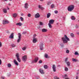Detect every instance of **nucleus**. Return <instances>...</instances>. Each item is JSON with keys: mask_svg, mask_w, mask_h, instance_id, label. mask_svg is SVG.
<instances>
[{"mask_svg": "<svg viewBox=\"0 0 79 79\" xmlns=\"http://www.w3.org/2000/svg\"><path fill=\"white\" fill-rule=\"evenodd\" d=\"M7 10H10V8L7 7Z\"/></svg>", "mask_w": 79, "mask_h": 79, "instance_id": "nucleus-57", "label": "nucleus"}, {"mask_svg": "<svg viewBox=\"0 0 79 79\" xmlns=\"http://www.w3.org/2000/svg\"><path fill=\"white\" fill-rule=\"evenodd\" d=\"M28 6H29V5H28V4L27 3H25L24 6L25 8H26V9H27V8H28Z\"/></svg>", "mask_w": 79, "mask_h": 79, "instance_id": "nucleus-15", "label": "nucleus"}, {"mask_svg": "<svg viewBox=\"0 0 79 79\" xmlns=\"http://www.w3.org/2000/svg\"><path fill=\"white\" fill-rule=\"evenodd\" d=\"M12 0H9L10 1H11Z\"/></svg>", "mask_w": 79, "mask_h": 79, "instance_id": "nucleus-60", "label": "nucleus"}, {"mask_svg": "<svg viewBox=\"0 0 79 79\" xmlns=\"http://www.w3.org/2000/svg\"><path fill=\"white\" fill-rule=\"evenodd\" d=\"M16 56L17 57L18 61H19V62H20L21 61V60H20V58H19V54H18V53H17L16 54Z\"/></svg>", "mask_w": 79, "mask_h": 79, "instance_id": "nucleus-5", "label": "nucleus"}, {"mask_svg": "<svg viewBox=\"0 0 79 79\" xmlns=\"http://www.w3.org/2000/svg\"><path fill=\"white\" fill-rule=\"evenodd\" d=\"M17 16V14L16 13H15L13 15V17L14 18H16V16Z\"/></svg>", "mask_w": 79, "mask_h": 79, "instance_id": "nucleus-26", "label": "nucleus"}, {"mask_svg": "<svg viewBox=\"0 0 79 79\" xmlns=\"http://www.w3.org/2000/svg\"><path fill=\"white\" fill-rule=\"evenodd\" d=\"M42 31L43 32H45L47 31V29L44 28L42 29Z\"/></svg>", "mask_w": 79, "mask_h": 79, "instance_id": "nucleus-21", "label": "nucleus"}, {"mask_svg": "<svg viewBox=\"0 0 79 79\" xmlns=\"http://www.w3.org/2000/svg\"><path fill=\"white\" fill-rule=\"evenodd\" d=\"M22 58L23 61H26L27 60V56H24Z\"/></svg>", "mask_w": 79, "mask_h": 79, "instance_id": "nucleus-8", "label": "nucleus"}, {"mask_svg": "<svg viewBox=\"0 0 79 79\" xmlns=\"http://www.w3.org/2000/svg\"><path fill=\"white\" fill-rule=\"evenodd\" d=\"M8 0H3V1H7Z\"/></svg>", "mask_w": 79, "mask_h": 79, "instance_id": "nucleus-58", "label": "nucleus"}, {"mask_svg": "<svg viewBox=\"0 0 79 79\" xmlns=\"http://www.w3.org/2000/svg\"><path fill=\"white\" fill-rule=\"evenodd\" d=\"M54 78L55 79H60L59 78V77H58L56 76L54 77Z\"/></svg>", "mask_w": 79, "mask_h": 79, "instance_id": "nucleus-38", "label": "nucleus"}, {"mask_svg": "<svg viewBox=\"0 0 79 79\" xmlns=\"http://www.w3.org/2000/svg\"><path fill=\"white\" fill-rule=\"evenodd\" d=\"M39 8H40V9H41V10H43L44 8L43 7H41V6L39 5Z\"/></svg>", "mask_w": 79, "mask_h": 79, "instance_id": "nucleus-28", "label": "nucleus"}, {"mask_svg": "<svg viewBox=\"0 0 79 79\" xmlns=\"http://www.w3.org/2000/svg\"><path fill=\"white\" fill-rule=\"evenodd\" d=\"M26 33V32H24L22 33L23 34H25Z\"/></svg>", "mask_w": 79, "mask_h": 79, "instance_id": "nucleus-51", "label": "nucleus"}, {"mask_svg": "<svg viewBox=\"0 0 79 79\" xmlns=\"http://www.w3.org/2000/svg\"><path fill=\"white\" fill-rule=\"evenodd\" d=\"M66 52V53H69V50H67Z\"/></svg>", "mask_w": 79, "mask_h": 79, "instance_id": "nucleus-37", "label": "nucleus"}, {"mask_svg": "<svg viewBox=\"0 0 79 79\" xmlns=\"http://www.w3.org/2000/svg\"><path fill=\"white\" fill-rule=\"evenodd\" d=\"M14 62L15 64H16V65H17V66H18V63L16 60H14Z\"/></svg>", "mask_w": 79, "mask_h": 79, "instance_id": "nucleus-20", "label": "nucleus"}, {"mask_svg": "<svg viewBox=\"0 0 79 79\" xmlns=\"http://www.w3.org/2000/svg\"><path fill=\"white\" fill-rule=\"evenodd\" d=\"M74 6L73 5L69 6L68 8V10L69 11H71L72 10H74Z\"/></svg>", "mask_w": 79, "mask_h": 79, "instance_id": "nucleus-2", "label": "nucleus"}, {"mask_svg": "<svg viewBox=\"0 0 79 79\" xmlns=\"http://www.w3.org/2000/svg\"><path fill=\"white\" fill-rule=\"evenodd\" d=\"M63 77L66 79H69V78L68 77V76L67 75H66V74H65L64 75H63Z\"/></svg>", "mask_w": 79, "mask_h": 79, "instance_id": "nucleus-14", "label": "nucleus"}, {"mask_svg": "<svg viewBox=\"0 0 79 79\" xmlns=\"http://www.w3.org/2000/svg\"><path fill=\"white\" fill-rule=\"evenodd\" d=\"M2 60L0 59V65H1V64H2Z\"/></svg>", "mask_w": 79, "mask_h": 79, "instance_id": "nucleus-49", "label": "nucleus"}, {"mask_svg": "<svg viewBox=\"0 0 79 79\" xmlns=\"http://www.w3.org/2000/svg\"><path fill=\"white\" fill-rule=\"evenodd\" d=\"M77 34H79V33H78Z\"/></svg>", "mask_w": 79, "mask_h": 79, "instance_id": "nucleus-62", "label": "nucleus"}, {"mask_svg": "<svg viewBox=\"0 0 79 79\" xmlns=\"http://www.w3.org/2000/svg\"><path fill=\"white\" fill-rule=\"evenodd\" d=\"M72 61H73V62H76V61H78V60H77V59H74V58H72Z\"/></svg>", "mask_w": 79, "mask_h": 79, "instance_id": "nucleus-17", "label": "nucleus"}, {"mask_svg": "<svg viewBox=\"0 0 79 79\" xmlns=\"http://www.w3.org/2000/svg\"><path fill=\"white\" fill-rule=\"evenodd\" d=\"M19 35V39L17 40V42L18 43H19L20 42V41L21 40V34L20 33H18Z\"/></svg>", "mask_w": 79, "mask_h": 79, "instance_id": "nucleus-4", "label": "nucleus"}, {"mask_svg": "<svg viewBox=\"0 0 79 79\" xmlns=\"http://www.w3.org/2000/svg\"><path fill=\"white\" fill-rule=\"evenodd\" d=\"M50 16H51V14L50 13H48L47 14V18H49Z\"/></svg>", "mask_w": 79, "mask_h": 79, "instance_id": "nucleus-16", "label": "nucleus"}, {"mask_svg": "<svg viewBox=\"0 0 79 79\" xmlns=\"http://www.w3.org/2000/svg\"><path fill=\"white\" fill-rule=\"evenodd\" d=\"M76 79H78V77L77 76L76 77Z\"/></svg>", "mask_w": 79, "mask_h": 79, "instance_id": "nucleus-53", "label": "nucleus"}, {"mask_svg": "<svg viewBox=\"0 0 79 79\" xmlns=\"http://www.w3.org/2000/svg\"><path fill=\"white\" fill-rule=\"evenodd\" d=\"M54 22H55V20L53 19H51L49 21V23L52 24H53L54 23Z\"/></svg>", "mask_w": 79, "mask_h": 79, "instance_id": "nucleus-11", "label": "nucleus"}, {"mask_svg": "<svg viewBox=\"0 0 79 79\" xmlns=\"http://www.w3.org/2000/svg\"><path fill=\"white\" fill-rule=\"evenodd\" d=\"M66 49H68V48H66Z\"/></svg>", "mask_w": 79, "mask_h": 79, "instance_id": "nucleus-61", "label": "nucleus"}, {"mask_svg": "<svg viewBox=\"0 0 79 79\" xmlns=\"http://www.w3.org/2000/svg\"><path fill=\"white\" fill-rule=\"evenodd\" d=\"M39 60V58L38 57H36L35 58V60H33L32 61V63H36V62L38 61Z\"/></svg>", "mask_w": 79, "mask_h": 79, "instance_id": "nucleus-10", "label": "nucleus"}, {"mask_svg": "<svg viewBox=\"0 0 79 79\" xmlns=\"http://www.w3.org/2000/svg\"><path fill=\"white\" fill-rule=\"evenodd\" d=\"M51 8H55V6L54 4H52L51 5Z\"/></svg>", "mask_w": 79, "mask_h": 79, "instance_id": "nucleus-25", "label": "nucleus"}, {"mask_svg": "<svg viewBox=\"0 0 79 79\" xmlns=\"http://www.w3.org/2000/svg\"><path fill=\"white\" fill-rule=\"evenodd\" d=\"M57 66V67H60V65H59L58 66Z\"/></svg>", "mask_w": 79, "mask_h": 79, "instance_id": "nucleus-55", "label": "nucleus"}, {"mask_svg": "<svg viewBox=\"0 0 79 79\" xmlns=\"http://www.w3.org/2000/svg\"><path fill=\"white\" fill-rule=\"evenodd\" d=\"M42 60H40L39 61V63L40 64V63H42Z\"/></svg>", "mask_w": 79, "mask_h": 79, "instance_id": "nucleus-46", "label": "nucleus"}, {"mask_svg": "<svg viewBox=\"0 0 79 79\" xmlns=\"http://www.w3.org/2000/svg\"><path fill=\"white\" fill-rule=\"evenodd\" d=\"M36 37V35L34 34L33 36V38L34 39V38H35Z\"/></svg>", "mask_w": 79, "mask_h": 79, "instance_id": "nucleus-42", "label": "nucleus"}, {"mask_svg": "<svg viewBox=\"0 0 79 79\" xmlns=\"http://www.w3.org/2000/svg\"><path fill=\"white\" fill-rule=\"evenodd\" d=\"M2 45V43H1V42H0V47H1Z\"/></svg>", "mask_w": 79, "mask_h": 79, "instance_id": "nucleus-48", "label": "nucleus"}, {"mask_svg": "<svg viewBox=\"0 0 79 79\" xmlns=\"http://www.w3.org/2000/svg\"><path fill=\"white\" fill-rule=\"evenodd\" d=\"M70 35H71V37H74V34H73V33H71Z\"/></svg>", "mask_w": 79, "mask_h": 79, "instance_id": "nucleus-39", "label": "nucleus"}, {"mask_svg": "<svg viewBox=\"0 0 79 79\" xmlns=\"http://www.w3.org/2000/svg\"><path fill=\"white\" fill-rule=\"evenodd\" d=\"M28 17H31V14H28Z\"/></svg>", "mask_w": 79, "mask_h": 79, "instance_id": "nucleus-47", "label": "nucleus"}, {"mask_svg": "<svg viewBox=\"0 0 79 79\" xmlns=\"http://www.w3.org/2000/svg\"><path fill=\"white\" fill-rule=\"evenodd\" d=\"M54 12L55 13H56V14H57V13H58V11H57V10H55L54 11Z\"/></svg>", "mask_w": 79, "mask_h": 79, "instance_id": "nucleus-41", "label": "nucleus"}, {"mask_svg": "<svg viewBox=\"0 0 79 79\" xmlns=\"http://www.w3.org/2000/svg\"><path fill=\"white\" fill-rule=\"evenodd\" d=\"M40 14L38 13L35 15V18H39L40 17Z\"/></svg>", "mask_w": 79, "mask_h": 79, "instance_id": "nucleus-9", "label": "nucleus"}, {"mask_svg": "<svg viewBox=\"0 0 79 79\" xmlns=\"http://www.w3.org/2000/svg\"><path fill=\"white\" fill-rule=\"evenodd\" d=\"M7 66L8 67H9V68H10V67H11V64H7Z\"/></svg>", "mask_w": 79, "mask_h": 79, "instance_id": "nucleus-33", "label": "nucleus"}, {"mask_svg": "<svg viewBox=\"0 0 79 79\" xmlns=\"http://www.w3.org/2000/svg\"><path fill=\"white\" fill-rule=\"evenodd\" d=\"M40 26H42L44 24H43V23L41 22H40Z\"/></svg>", "mask_w": 79, "mask_h": 79, "instance_id": "nucleus-36", "label": "nucleus"}, {"mask_svg": "<svg viewBox=\"0 0 79 79\" xmlns=\"http://www.w3.org/2000/svg\"><path fill=\"white\" fill-rule=\"evenodd\" d=\"M51 3L50 2H48V5H50Z\"/></svg>", "mask_w": 79, "mask_h": 79, "instance_id": "nucleus-45", "label": "nucleus"}, {"mask_svg": "<svg viewBox=\"0 0 79 79\" xmlns=\"http://www.w3.org/2000/svg\"><path fill=\"white\" fill-rule=\"evenodd\" d=\"M10 3H9V4H8V5H10Z\"/></svg>", "mask_w": 79, "mask_h": 79, "instance_id": "nucleus-59", "label": "nucleus"}, {"mask_svg": "<svg viewBox=\"0 0 79 79\" xmlns=\"http://www.w3.org/2000/svg\"><path fill=\"white\" fill-rule=\"evenodd\" d=\"M21 21H24V19H23V18L22 17H20V18Z\"/></svg>", "mask_w": 79, "mask_h": 79, "instance_id": "nucleus-34", "label": "nucleus"}, {"mask_svg": "<svg viewBox=\"0 0 79 79\" xmlns=\"http://www.w3.org/2000/svg\"><path fill=\"white\" fill-rule=\"evenodd\" d=\"M23 14H21V16H23Z\"/></svg>", "mask_w": 79, "mask_h": 79, "instance_id": "nucleus-54", "label": "nucleus"}, {"mask_svg": "<svg viewBox=\"0 0 79 79\" xmlns=\"http://www.w3.org/2000/svg\"><path fill=\"white\" fill-rule=\"evenodd\" d=\"M68 58H67L65 59V62H66V63H67V62H66V61H68Z\"/></svg>", "mask_w": 79, "mask_h": 79, "instance_id": "nucleus-43", "label": "nucleus"}, {"mask_svg": "<svg viewBox=\"0 0 79 79\" xmlns=\"http://www.w3.org/2000/svg\"><path fill=\"white\" fill-rule=\"evenodd\" d=\"M48 25L49 28H50L51 29L52 28V24H51L49 23L48 24Z\"/></svg>", "mask_w": 79, "mask_h": 79, "instance_id": "nucleus-23", "label": "nucleus"}, {"mask_svg": "<svg viewBox=\"0 0 79 79\" xmlns=\"http://www.w3.org/2000/svg\"><path fill=\"white\" fill-rule=\"evenodd\" d=\"M66 63L67 64V66H70V63L69 62H66Z\"/></svg>", "mask_w": 79, "mask_h": 79, "instance_id": "nucleus-32", "label": "nucleus"}, {"mask_svg": "<svg viewBox=\"0 0 79 79\" xmlns=\"http://www.w3.org/2000/svg\"><path fill=\"white\" fill-rule=\"evenodd\" d=\"M52 69L54 72H56V66H55V65L53 64L52 65Z\"/></svg>", "mask_w": 79, "mask_h": 79, "instance_id": "nucleus-12", "label": "nucleus"}, {"mask_svg": "<svg viewBox=\"0 0 79 79\" xmlns=\"http://www.w3.org/2000/svg\"><path fill=\"white\" fill-rule=\"evenodd\" d=\"M43 0H40L41 2H43Z\"/></svg>", "mask_w": 79, "mask_h": 79, "instance_id": "nucleus-56", "label": "nucleus"}, {"mask_svg": "<svg viewBox=\"0 0 79 79\" xmlns=\"http://www.w3.org/2000/svg\"><path fill=\"white\" fill-rule=\"evenodd\" d=\"M60 45L61 47H64V45L63 44H60Z\"/></svg>", "mask_w": 79, "mask_h": 79, "instance_id": "nucleus-40", "label": "nucleus"}, {"mask_svg": "<svg viewBox=\"0 0 79 79\" xmlns=\"http://www.w3.org/2000/svg\"><path fill=\"white\" fill-rule=\"evenodd\" d=\"M43 45H44L43 42H41L40 44V50H43L44 49V47H43Z\"/></svg>", "mask_w": 79, "mask_h": 79, "instance_id": "nucleus-3", "label": "nucleus"}, {"mask_svg": "<svg viewBox=\"0 0 79 79\" xmlns=\"http://www.w3.org/2000/svg\"><path fill=\"white\" fill-rule=\"evenodd\" d=\"M2 79H5V77H2Z\"/></svg>", "mask_w": 79, "mask_h": 79, "instance_id": "nucleus-52", "label": "nucleus"}, {"mask_svg": "<svg viewBox=\"0 0 79 79\" xmlns=\"http://www.w3.org/2000/svg\"><path fill=\"white\" fill-rule=\"evenodd\" d=\"M65 71H68V69L67 67H65Z\"/></svg>", "mask_w": 79, "mask_h": 79, "instance_id": "nucleus-35", "label": "nucleus"}, {"mask_svg": "<svg viewBox=\"0 0 79 79\" xmlns=\"http://www.w3.org/2000/svg\"><path fill=\"white\" fill-rule=\"evenodd\" d=\"M11 46L12 47H15L16 45L14 44H12L11 45Z\"/></svg>", "mask_w": 79, "mask_h": 79, "instance_id": "nucleus-30", "label": "nucleus"}, {"mask_svg": "<svg viewBox=\"0 0 79 79\" xmlns=\"http://www.w3.org/2000/svg\"><path fill=\"white\" fill-rule=\"evenodd\" d=\"M44 68L45 69H47L48 68V66L47 65H45L44 66Z\"/></svg>", "mask_w": 79, "mask_h": 79, "instance_id": "nucleus-27", "label": "nucleus"}, {"mask_svg": "<svg viewBox=\"0 0 79 79\" xmlns=\"http://www.w3.org/2000/svg\"><path fill=\"white\" fill-rule=\"evenodd\" d=\"M8 23H9V22L8 20H4L3 21V24H8Z\"/></svg>", "mask_w": 79, "mask_h": 79, "instance_id": "nucleus-6", "label": "nucleus"}, {"mask_svg": "<svg viewBox=\"0 0 79 79\" xmlns=\"http://www.w3.org/2000/svg\"><path fill=\"white\" fill-rule=\"evenodd\" d=\"M75 27H76V28L78 27V26H77V25H75Z\"/></svg>", "mask_w": 79, "mask_h": 79, "instance_id": "nucleus-50", "label": "nucleus"}, {"mask_svg": "<svg viewBox=\"0 0 79 79\" xmlns=\"http://www.w3.org/2000/svg\"><path fill=\"white\" fill-rule=\"evenodd\" d=\"M44 56L46 58H48V55L46 54H45L44 55Z\"/></svg>", "mask_w": 79, "mask_h": 79, "instance_id": "nucleus-31", "label": "nucleus"}, {"mask_svg": "<svg viewBox=\"0 0 79 79\" xmlns=\"http://www.w3.org/2000/svg\"><path fill=\"white\" fill-rule=\"evenodd\" d=\"M74 55H79V53L77 52H75V53H74Z\"/></svg>", "mask_w": 79, "mask_h": 79, "instance_id": "nucleus-29", "label": "nucleus"}, {"mask_svg": "<svg viewBox=\"0 0 79 79\" xmlns=\"http://www.w3.org/2000/svg\"><path fill=\"white\" fill-rule=\"evenodd\" d=\"M14 33H12L10 36L9 37V38H10V39H13L14 38Z\"/></svg>", "mask_w": 79, "mask_h": 79, "instance_id": "nucleus-13", "label": "nucleus"}, {"mask_svg": "<svg viewBox=\"0 0 79 79\" xmlns=\"http://www.w3.org/2000/svg\"><path fill=\"white\" fill-rule=\"evenodd\" d=\"M39 71L40 73H41V74H44V70H43L42 69H40Z\"/></svg>", "mask_w": 79, "mask_h": 79, "instance_id": "nucleus-18", "label": "nucleus"}, {"mask_svg": "<svg viewBox=\"0 0 79 79\" xmlns=\"http://www.w3.org/2000/svg\"><path fill=\"white\" fill-rule=\"evenodd\" d=\"M3 12L4 13H7V9H6L4 8L3 9Z\"/></svg>", "mask_w": 79, "mask_h": 79, "instance_id": "nucleus-19", "label": "nucleus"}, {"mask_svg": "<svg viewBox=\"0 0 79 79\" xmlns=\"http://www.w3.org/2000/svg\"><path fill=\"white\" fill-rule=\"evenodd\" d=\"M71 19L72 20H75L76 19V18H75V17L74 16H72L71 17Z\"/></svg>", "mask_w": 79, "mask_h": 79, "instance_id": "nucleus-24", "label": "nucleus"}, {"mask_svg": "<svg viewBox=\"0 0 79 79\" xmlns=\"http://www.w3.org/2000/svg\"><path fill=\"white\" fill-rule=\"evenodd\" d=\"M16 25H17V26H22V25H23V24L21 23H16Z\"/></svg>", "mask_w": 79, "mask_h": 79, "instance_id": "nucleus-22", "label": "nucleus"}, {"mask_svg": "<svg viewBox=\"0 0 79 79\" xmlns=\"http://www.w3.org/2000/svg\"><path fill=\"white\" fill-rule=\"evenodd\" d=\"M38 40V39H37V38H33L32 42L34 44H35L37 42Z\"/></svg>", "mask_w": 79, "mask_h": 79, "instance_id": "nucleus-7", "label": "nucleus"}, {"mask_svg": "<svg viewBox=\"0 0 79 79\" xmlns=\"http://www.w3.org/2000/svg\"><path fill=\"white\" fill-rule=\"evenodd\" d=\"M26 47H24L22 48L23 50H26Z\"/></svg>", "mask_w": 79, "mask_h": 79, "instance_id": "nucleus-44", "label": "nucleus"}, {"mask_svg": "<svg viewBox=\"0 0 79 79\" xmlns=\"http://www.w3.org/2000/svg\"><path fill=\"white\" fill-rule=\"evenodd\" d=\"M64 37L62 38V40L63 41V43L64 44H67L68 41H70V40L66 35H64Z\"/></svg>", "mask_w": 79, "mask_h": 79, "instance_id": "nucleus-1", "label": "nucleus"}]
</instances>
